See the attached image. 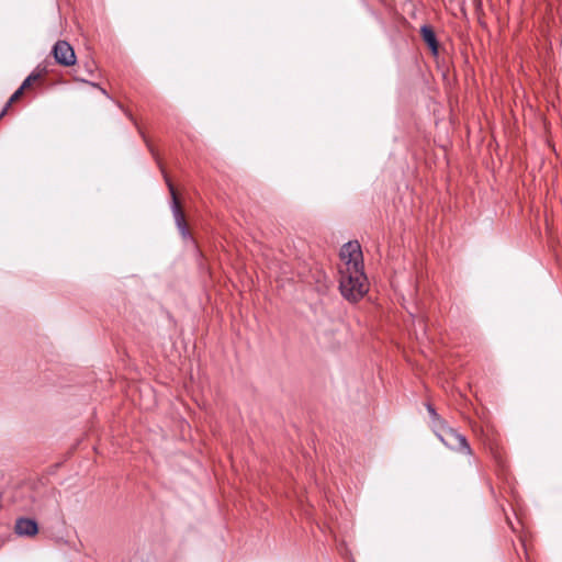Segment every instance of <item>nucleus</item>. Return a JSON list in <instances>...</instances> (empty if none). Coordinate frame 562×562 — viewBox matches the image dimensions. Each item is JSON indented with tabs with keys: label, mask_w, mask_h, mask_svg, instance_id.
<instances>
[{
	"label": "nucleus",
	"mask_w": 562,
	"mask_h": 562,
	"mask_svg": "<svg viewBox=\"0 0 562 562\" xmlns=\"http://www.w3.org/2000/svg\"><path fill=\"white\" fill-rule=\"evenodd\" d=\"M339 290L341 295L350 301L358 302L368 292V279L363 270V256L360 244L348 241L340 249Z\"/></svg>",
	"instance_id": "obj_1"
},
{
	"label": "nucleus",
	"mask_w": 562,
	"mask_h": 562,
	"mask_svg": "<svg viewBox=\"0 0 562 562\" xmlns=\"http://www.w3.org/2000/svg\"><path fill=\"white\" fill-rule=\"evenodd\" d=\"M439 440L449 449L471 456L473 453L467 438L456 429L449 428Z\"/></svg>",
	"instance_id": "obj_2"
},
{
	"label": "nucleus",
	"mask_w": 562,
	"mask_h": 562,
	"mask_svg": "<svg viewBox=\"0 0 562 562\" xmlns=\"http://www.w3.org/2000/svg\"><path fill=\"white\" fill-rule=\"evenodd\" d=\"M52 55L55 61L63 67H71L77 63L76 53L67 41H57L52 48Z\"/></svg>",
	"instance_id": "obj_3"
},
{
	"label": "nucleus",
	"mask_w": 562,
	"mask_h": 562,
	"mask_svg": "<svg viewBox=\"0 0 562 562\" xmlns=\"http://www.w3.org/2000/svg\"><path fill=\"white\" fill-rule=\"evenodd\" d=\"M165 180H166V183L168 186V189H169V192H170V195H171V200H172L171 209H172V213H173V217H175L176 224H177L181 235L183 237H188V236H190V233H189V228H188V225H187V222H186L184 213L182 211L180 201H179L178 195H177V191H176L171 180L168 178L167 175H165Z\"/></svg>",
	"instance_id": "obj_4"
},
{
	"label": "nucleus",
	"mask_w": 562,
	"mask_h": 562,
	"mask_svg": "<svg viewBox=\"0 0 562 562\" xmlns=\"http://www.w3.org/2000/svg\"><path fill=\"white\" fill-rule=\"evenodd\" d=\"M14 532L21 537H34L38 532L37 522L32 518L20 517L15 521Z\"/></svg>",
	"instance_id": "obj_5"
},
{
	"label": "nucleus",
	"mask_w": 562,
	"mask_h": 562,
	"mask_svg": "<svg viewBox=\"0 0 562 562\" xmlns=\"http://www.w3.org/2000/svg\"><path fill=\"white\" fill-rule=\"evenodd\" d=\"M483 442L484 446L491 452L493 459L497 462V464L499 467H504L505 451L501 446L498 439L495 436H486Z\"/></svg>",
	"instance_id": "obj_6"
},
{
	"label": "nucleus",
	"mask_w": 562,
	"mask_h": 562,
	"mask_svg": "<svg viewBox=\"0 0 562 562\" xmlns=\"http://www.w3.org/2000/svg\"><path fill=\"white\" fill-rule=\"evenodd\" d=\"M420 35L423 41L428 45L434 55L438 54V41L431 26L423 25L420 27Z\"/></svg>",
	"instance_id": "obj_7"
},
{
	"label": "nucleus",
	"mask_w": 562,
	"mask_h": 562,
	"mask_svg": "<svg viewBox=\"0 0 562 562\" xmlns=\"http://www.w3.org/2000/svg\"><path fill=\"white\" fill-rule=\"evenodd\" d=\"M430 426H431L432 431L436 434V436L438 438H440L442 436V434H445L450 428V426L447 424V422L443 418H441L440 416L434 418L430 422Z\"/></svg>",
	"instance_id": "obj_8"
},
{
	"label": "nucleus",
	"mask_w": 562,
	"mask_h": 562,
	"mask_svg": "<svg viewBox=\"0 0 562 562\" xmlns=\"http://www.w3.org/2000/svg\"><path fill=\"white\" fill-rule=\"evenodd\" d=\"M23 90L21 88H19L11 97L10 99L8 100L7 104L4 105L3 110L1 111L0 113V119L7 113V111L9 110V108L12 105V103H14L15 101H18L22 94H23Z\"/></svg>",
	"instance_id": "obj_9"
},
{
	"label": "nucleus",
	"mask_w": 562,
	"mask_h": 562,
	"mask_svg": "<svg viewBox=\"0 0 562 562\" xmlns=\"http://www.w3.org/2000/svg\"><path fill=\"white\" fill-rule=\"evenodd\" d=\"M40 78H41V74L34 71L23 81V83L21 85L20 88L24 91L27 88H30L33 82L37 81Z\"/></svg>",
	"instance_id": "obj_10"
},
{
	"label": "nucleus",
	"mask_w": 562,
	"mask_h": 562,
	"mask_svg": "<svg viewBox=\"0 0 562 562\" xmlns=\"http://www.w3.org/2000/svg\"><path fill=\"white\" fill-rule=\"evenodd\" d=\"M83 68L88 76H92L94 71L97 70V64L93 59L89 58L86 61H83Z\"/></svg>",
	"instance_id": "obj_11"
},
{
	"label": "nucleus",
	"mask_w": 562,
	"mask_h": 562,
	"mask_svg": "<svg viewBox=\"0 0 562 562\" xmlns=\"http://www.w3.org/2000/svg\"><path fill=\"white\" fill-rule=\"evenodd\" d=\"M75 79H76V80H78V81L87 82V83H89L90 86H92V87H94V88H98V89L102 92V94H104L105 97H108V98H109V93H108V91H106L104 88L100 87L98 83H95V82H89L86 78L80 77L79 75H76V76H75Z\"/></svg>",
	"instance_id": "obj_12"
},
{
	"label": "nucleus",
	"mask_w": 562,
	"mask_h": 562,
	"mask_svg": "<svg viewBox=\"0 0 562 562\" xmlns=\"http://www.w3.org/2000/svg\"><path fill=\"white\" fill-rule=\"evenodd\" d=\"M427 407V411L429 413V416H430V422L436 418V417H439V414L436 412L435 407L431 405V404H427L426 405Z\"/></svg>",
	"instance_id": "obj_13"
}]
</instances>
